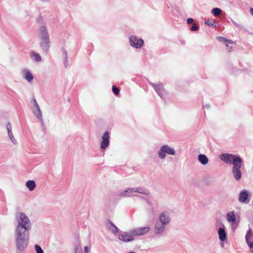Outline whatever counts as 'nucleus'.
Returning <instances> with one entry per match:
<instances>
[{"mask_svg": "<svg viewBox=\"0 0 253 253\" xmlns=\"http://www.w3.org/2000/svg\"><path fill=\"white\" fill-rule=\"evenodd\" d=\"M220 159L225 164H232V175L236 181H239L242 178V159L241 157L232 154L223 153L220 155Z\"/></svg>", "mask_w": 253, "mask_h": 253, "instance_id": "1", "label": "nucleus"}, {"mask_svg": "<svg viewBox=\"0 0 253 253\" xmlns=\"http://www.w3.org/2000/svg\"><path fill=\"white\" fill-rule=\"evenodd\" d=\"M16 225L14 232L29 233L32 229V223L29 217L24 212H17L15 214Z\"/></svg>", "mask_w": 253, "mask_h": 253, "instance_id": "2", "label": "nucleus"}, {"mask_svg": "<svg viewBox=\"0 0 253 253\" xmlns=\"http://www.w3.org/2000/svg\"><path fill=\"white\" fill-rule=\"evenodd\" d=\"M14 237L17 249L20 251L25 250L29 243V233L14 232Z\"/></svg>", "mask_w": 253, "mask_h": 253, "instance_id": "3", "label": "nucleus"}, {"mask_svg": "<svg viewBox=\"0 0 253 253\" xmlns=\"http://www.w3.org/2000/svg\"><path fill=\"white\" fill-rule=\"evenodd\" d=\"M167 154L174 156L176 154V151L170 145L164 144L159 149L157 156L160 160H164L166 158Z\"/></svg>", "mask_w": 253, "mask_h": 253, "instance_id": "4", "label": "nucleus"}, {"mask_svg": "<svg viewBox=\"0 0 253 253\" xmlns=\"http://www.w3.org/2000/svg\"><path fill=\"white\" fill-rule=\"evenodd\" d=\"M135 193H138L140 194H144L148 195L149 192L145 190L144 188L140 187H131L127 189L120 193L119 196L121 197L126 198L129 196L134 195Z\"/></svg>", "mask_w": 253, "mask_h": 253, "instance_id": "5", "label": "nucleus"}, {"mask_svg": "<svg viewBox=\"0 0 253 253\" xmlns=\"http://www.w3.org/2000/svg\"><path fill=\"white\" fill-rule=\"evenodd\" d=\"M227 221L231 224V229L234 231L238 226L240 221V216L236 215L234 210L227 212L226 216Z\"/></svg>", "mask_w": 253, "mask_h": 253, "instance_id": "6", "label": "nucleus"}, {"mask_svg": "<svg viewBox=\"0 0 253 253\" xmlns=\"http://www.w3.org/2000/svg\"><path fill=\"white\" fill-rule=\"evenodd\" d=\"M252 195L251 191L247 189H243L240 191L238 196V201L242 204H248L250 201Z\"/></svg>", "mask_w": 253, "mask_h": 253, "instance_id": "7", "label": "nucleus"}, {"mask_svg": "<svg viewBox=\"0 0 253 253\" xmlns=\"http://www.w3.org/2000/svg\"><path fill=\"white\" fill-rule=\"evenodd\" d=\"M129 43L131 46L135 48H141L144 45V40L139 38L135 35H131L129 39Z\"/></svg>", "mask_w": 253, "mask_h": 253, "instance_id": "8", "label": "nucleus"}, {"mask_svg": "<svg viewBox=\"0 0 253 253\" xmlns=\"http://www.w3.org/2000/svg\"><path fill=\"white\" fill-rule=\"evenodd\" d=\"M150 84L153 87L156 92L158 94L159 96L163 98L167 93L166 90L164 88L163 84L161 82H159L156 84H154L152 82H149Z\"/></svg>", "mask_w": 253, "mask_h": 253, "instance_id": "9", "label": "nucleus"}, {"mask_svg": "<svg viewBox=\"0 0 253 253\" xmlns=\"http://www.w3.org/2000/svg\"><path fill=\"white\" fill-rule=\"evenodd\" d=\"M157 221L166 226H168L171 221L169 212L168 211H163L161 212L159 215L158 219Z\"/></svg>", "mask_w": 253, "mask_h": 253, "instance_id": "10", "label": "nucleus"}, {"mask_svg": "<svg viewBox=\"0 0 253 253\" xmlns=\"http://www.w3.org/2000/svg\"><path fill=\"white\" fill-rule=\"evenodd\" d=\"M150 228L149 226L138 227L130 230L131 234L133 236H142L149 232Z\"/></svg>", "mask_w": 253, "mask_h": 253, "instance_id": "11", "label": "nucleus"}, {"mask_svg": "<svg viewBox=\"0 0 253 253\" xmlns=\"http://www.w3.org/2000/svg\"><path fill=\"white\" fill-rule=\"evenodd\" d=\"M118 239L123 242H129L133 241L134 238L131 234L130 231L129 232H123L118 235Z\"/></svg>", "mask_w": 253, "mask_h": 253, "instance_id": "12", "label": "nucleus"}, {"mask_svg": "<svg viewBox=\"0 0 253 253\" xmlns=\"http://www.w3.org/2000/svg\"><path fill=\"white\" fill-rule=\"evenodd\" d=\"M110 133L106 131L102 136V140L100 143V148L102 150H105L110 145Z\"/></svg>", "mask_w": 253, "mask_h": 253, "instance_id": "13", "label": "nucleus"}, {"mask_svg": "<svg viewBox=\"0 0 253 253\" xmlns=\"http://www.w3.org/2000/svg\"><path fill=\"white\" fill-rule=\"evenodd\" d=\"M32 111L36 117L40 121L42 120V111L40 109V106L38 105L36 100L34 99L33 101V105L32 107Z\"/></svg>", "mask_w": 253, "mask_h": 253, "instance_id": "14", "label": "nucleus"}, {"mask_svg": "<svg viewBox=\"0 0 253 253\" xmlns=\"http://www.w3.org/2000/svg\"><path fill=\"white\" fill-rule=\"evenodd\" d=\"M38 31L40 40L50 38L47 28L45 25L41 26Z\"/></svg>", "mask_w": 253, "mask_h": 253, "instance_id": "15", "label": "nucleus"}, {"mask_svg": "<svg viewBox=\"0 0 253 253\" xmlns=\"http://www.w3.org/2000/svg\"><path fill=\"white\" fill-rule=\"evenodd\" d=\"M166 228V226L156 221L154 228V233L156 235H162Z\"/></svg>", "mask_w": 253, "mask_h": 253, "instance_id": "16", "label": "nucleus"}, {"mask_svg": "<svg viewBox=\"0 0 253 253\" xmlns=\"http://www.w3.org/2000/svg\"><path fill=\"white\" fill-rule=\"evenodd\" d=\"M6 128L7 131L8 138L10 140L11 143L15 145H17L18 143L12 133V126L10 123H7L6 125Z\"/></svg>", "mask_w": 253, "mask_h": 253, "instance_id": "17", "label": "nucleus"}, {"mask_svg": "<svg viewBox=\"0 0 253 253\" xmlns=\"http://www.w3.org/2000/svg\"><path fill=\"white\" fill-rule=\"evenodd\" d=\"M246 241L251 249V252L253 253V232L251 229H249L246 235Z\"/></svg>", "mask_w": 253, "mask_h": 253, "instance_id": "18", "label": "nucleus"}, {"mask_svg": "<svg viewBox=\"0 0 253 253\" xmlns=\"http://www.w3.org/2000/svg\"><path fill=\"white\" fill-rule=\"evenodd\" d=\"M40 46L42 50L44 52H47L50 47V38L41 39Z\"/></svg>", "mask_w": 253, "mask_h": 253, "instance_id": "19", "label": "nucleus"}, {"mask_svg": "<svg viewBox=\"0 0 253 253\" xmlns=\"http://www.w3.org/2000/svg\"><path fill=\"white\" fill-rule=\"evenodd\" d=\"M22 76L28 82L31 83L34 80V76L28 69H25L22 71Z\"/></svg>", "mask_w": 253, "mask_h": 253, "instance_id": "20", "label": "nucleus"}, {"mask_svg": "<svg viewBox=\"0 0 253 253\" xmlns=\"http://www.w3.org/2000/svg\"><path fill=\"white\" fill-rule=\"evenodd\" d=\"M218 236L219 239L221 242H225L227 239V234L225 230V226L224 225L222 227L219 228L217 231Z\"/></svg>", "mask_w": 253, "mask_h": 253, "instance_id": "21", "label": "nucleus"}, {"mask_svg": "<svg viewBox=\"0 0 253 253\" xmlns=\"http://www.w3.org/2000/svg\"><path fill=\"white\" fill-rule=\"evenodd\" d=\"M29 56L30 59L35 62L39 63L42 60V58L40 54L35 51H30Z\"/></svg>", "mask_w": 253, "mask_h": 253, "instance_id": "22", "label": "nucleus"}, {"mask_svg": "<svg viewBox=\"0 0 253 253\" xmlns=\"http://www.w3.org/2000/svg\"><path fill=\"white\" fill-rule=\"evenodd\" d=\"M25 186L30 191H34L36 187V183L33 180H28L26 182Z\"/></svg>", "mask_w": 253, "mask_h": 253, "instance_id": "23", "label": "nucleus"}, {"mask_svg": "<svg viewBox=\"0 0 253 253\" xmlns=\"http://www.w3.org/2000/svg\"><path fill=\"white\" fill-rule=\"evenodd\" d=\"M198 160L203 165H206L209 163V159L204 154L199 155Z\"/></svg>", "mask_w": 253, "mask_h": 253, "instance_id": "24", "label": "nucleus"}, {"mask_svg": "<svg viewBox=\"0 0 253 253\" xmlns=\"http://www.w3.org/2000/svg\"><path fill=\"white\" fill-rule=\"evenodd\" d=\"M108 227L113 233L116 234L118 233L119 229L114 224L110 223Z\"/></svg>", "mask_w": 253, "mask_h": 253, "instance_id": "25", "label": "nucleus"}, {"mask_svg": "<svg viewBox=\"0 0 253 253\" xmlns=\"http://www.w3.org/2000/svg\"><path fill=\"white\" fill-rule=\"evenodd\" d=\"M211 12L215 16H219L221 14L222 11L220 8L216 7L212 9Z\"/></svg>", "mask_w": 253, "mask_h": 253, "instance_id": "26", "label": "nucleus"}, {"mask_svg": "<svg viewBox=\"0 0 253 253\" xmlns=\"http://www.w3.org/2000/svg\"><path fill=\"white\" fill-rule=\"evenodd\" d=\"M217 38L220 42H227L228 43H231L232 42L231 41H230L228 39H226V38H225L224 37H218Z\"/></svg>", "mask_w": 253, "mask_h": 253, "instance_id": "27", "label": "nucleus"}, {"mask_svg": "<svg viewBox=\"0 0 253 253\" xmlns=\"http://www.w3.org/2000/svg\"><path fill=\"white\" fill-rule=\"evenodd\" d=\"M35 249L36 250V253H44L43 250L41 248V247L38 245H36L35 246Z\"/></svg>", "mask_w": 253, "mask_h": 253, "instance_id": "28", "label": "nucleus"}, {"mask_svg": "<svg viewBox=\"0 0 253 253\" xmlns=\"http://www.w3.org/2000/svg\"><path fill=\"white\" fill-rule=\"evenodd\" d=\"M75 253H83L82 248L80 245H78L76 246Z\"/></svg>", "mask_w": 253, "mask_h": 253, "instance_id": "29", "label": "nucleus"}, {"mask_svg": "<svg viewBox=\"0 0 253 253\" xmlns=\"http://www.w3.org/2000/svg\"><path fill=\"white\" fill-rule=\"evenodd\" d=\"M112 90H113L114 93L116 95H117L119 94V89L115 85H113L112 86Z\"/></svg>", "mask_w": 253, "mask_h": 253, "instance_id": "30", "label": "nucleus"}, {"mask_svg": "<svg viewBox=\"0 0 253 253\" xmlns=\"http://www.w3.org/2000/svg\"><path fill=\"white\" fill-rule=\"evenodd\" d=\"M198 29V27L197 26L195 23L193 24V26L190 28V30L192 31H196Z\"/></svg>", "mask_w": 253, "mask_h": 253, "instance_id": "31", "label": "nucleus"}, {"mask_svg": "<svg viewBox=\"0 0 253 253\" xmlns=\"http://www.w3.org/2000/svg\"><path fill=\"white\" fill-rule=\"evenodd\" d=\"M205 24L206 25H207L208 26H211L213 25V24H212V22L211 20H209L205 21Z\"/></svg>", "mask_w": 253, "mask_h": 253, "instance_id": "32", "label": "nucleus"}, {"mask_svg": "<svg viewBox=\"0 0 253 253\" xmlns=\"http://www.w3.org/2000/svg\"><path fill=\"white\" fill-rule=\"evenodd\" d=\"M62 51H63V55H64V57L66 59L68 56L67 52L64 48L62 49Z\"/></svg>", "mask_w": 253, "mask_h": 253, "instance_id": "33", "label": "nucleus"}, {"mask_svg": "<svg viewBox=\"0 0 253 253\" xmlns=\"http://www.w3.org/2000/svg\"><path fill=\"white\" fill-rule=\"evenodd\" d=\"M194 20L192 18H189L187 19V23L189 24L193 23Z\"/></svg>", "mask_w": 253, "mask_h": 253, "instance_id": "34", "label": "nucleus"}, {"mask_svg": "<svg viewBox=\"0 0 253 253\" xmlns=\"http://www.w3.org/2000/svg\"><path fill=\"white\" fill-rule=\"evenodd\" d=\"M232 23H233V24L235 26H236L237 27H238V28L240 27V25L238 23H237V22H236L235 21H234L232 20Z\"/></svg>", "mask_w": 253, "mask_h": 253, "instance_id": "35", "label": "nucleus"}, {"mask_svg": "<svg viewBox=\"0 0 253 253\" xmlns=\"http://www.w3.org/2000/svg\"><path fill=\"white\" fill-rule=\"evenodd\" d=\"M37 21L39 22H41L42 21V17L40 15L39 17H38Z\"/></svg>", "mask_w": 253, "mask_h": 253, "instance_id": "36", "label": "nucleus"}, {"mask_svg": "<svg viewBox=\"0 0 253 253\" xmlns=\"http://www.w3.org/2000/svg\"><path fill=\"white\" fill-rule=\"evenodd\" d=\"M88 248L87 246H85L84 248V252L85 253H87L88 252Z\"/></svg>", "mask_w": 253, "mask_h": 253, "instance_id": "37", "label": "nucleus"}, {"mask_svg": "<svg viewBox=\"0 0 253 253\" xmlns=\"http://www.w3.org/2000/svg\"><path fill=\"white\" fill-rule=\"evenodd\" d=\"M251 14L253 16V8H251L250 10Z\"/></svg>", "mask_w": 253, "mask_h": 253, "instance_id": "38", "label": "nucleus"}, {"mask_svg": "<svg viewBox=\"0 0 253 253\" xmlns=\"http://www.w3.org/2000/svg\"><path fill=\"white\" fill-rule=\"evenodd\" d=\"M42 2H46L49 1V0H40Z\"/></svg>", "mask_w": 253, "mask_h": 253, "instance_id": "39", "label": "nucleus"}, {"mask_svg": "<svg viewBox=\"0 0 253 253\" xmlns=\"http://www.w3.org/2000/svg\"><path fill=\"white\" fill-rule=\"evenodd\" d=\"M232 50V47H230L229 51H231Z\"/></svg>", "mask_w": 253, "mask_h": 253, "instance_id": "40", "label": "nucleus"}]
</instances>
